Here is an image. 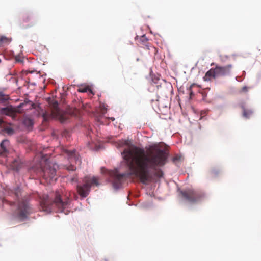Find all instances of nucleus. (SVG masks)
Listing matches in <instances>:
<instances>
[{"mask_svg": "<svg viewBox=\"0 0 261 261\" xmlns=\"http://www.w3.org/2000/svg\"><path fill=\"white\" fill-rule=\"evenodd\" d=\"M83 181V184L82 185L77 186V190L79 194L84 198L88 195L92 186H98L99 185L98 178L94 176L92 177L86 176Z\"/></svg>", "mask_w": 261, "mask_h": 261, "instance_id": "obj_5", "label": "nucleus"}, {"mask_svg": "<svg viewBox=\"0 0 261 261\" xmlns=\"http://www.w3.org/2000/svg\"><path fill=\"white\" fill-rule=\"evenodd\" d=\"M180 194L184 199L191 203L199 202L204 197L203 192L192 189L182 191Z\"/></svg>", "mask_w": 261, "mask_h": 261, "instance_id": "obj_6", "label": "nucleus"}, {"mask_svg": "<svg viewBox=\"0 0 261 261\" xmlns=\"http://www.w3.org/2000/svg\"><path fill=\"white\" fill-rule=\"evenodd\" d=\"M253 114V111L251 110H247L243 108V115L246 118H249L250 116Z\"/></svg>", "mask_w": 261, "mask_h": 261, "instance_id": "obj_17", "label": "nucleus"}, {"mask_svg": "<svg viewBox=\"0 0 261 261\" xmlns=\"http://www.w3.org/2000/svg\"><path fill=\"white\" fill-rule=\"evenodd\" d=\"M2 202L3 204H8L9 205H11L12 203V202H10L8 200L6 199H3L2 200Z\"/></svg>", "mask_w": 261, "mask_h": 261, "instance_id": "obj_23", "label": "nucleus"}, {"mask_svg": "<svg viewBox=\"0 0 261 261\" xmlns=\"http://www.w3.org/2000/svg\"><path fill=\"white\" fill-rule=\"evenodd\" d=\"M34 105V103H33L31 101H25V102L22 103L19 105V108H23L24 107H26L25 109H31L33 106Z\"/></svg>", "mask_w": 261, "mask_h": 261, "instance_id": "obj_15", "label": "nucleus"}, {"mask_svg": "<svg viewBox=\"0 0 261 261\" xmlns=\"http://www.w3.org/2000/svg\"><path fill=\"white\" fill-rule=\"evenodd\" d=\"M70 202L71 199L68 195L56 191L51 198L48 195H43L40 203L43 211L51 212L53 210H57L58 212L67 214L69 212Z\"/></svg>", "mask_w": 261, "mask_h": 261, "instance_id": "obj_2", "label": "nucleus"}, {"mask_svg": "<svg viewBox=\"0 0 261 261\" xmlns=\"http://www.w3.org/2000/svg\"><path fill=\"white\" fill-rule=\"evenodd\" d=\"M251 88L250 87L247 86H243L241 89L239 90V93H246L248 92L249 90Z\"/></svg>", "mask_w": 261, "mask_h": 261, "instance_id": "obj_19", "label": "nucleus"}, {"mask_svg": "<svg viewBox=\"0 0 261 261\" xmlns=\"http://www.w3.org/2000/svg\"><path fill=\"white\" fill-rule=\"evenodd\" d=\"M146 47H147L148 49H149V46L148 45H146Z\"/></svg>", "mask_w": 261, "mask_h": 261, "instance_id": "obj_28", "label": "nucleus"}, {"mask_svg": "<svg viewBox=\"0 0 261 261\" xmlns=\"http://www.w3.org/2000/svg\"><path fill=\"white\" fill-rule=\"evenodd\" d=\"M75 152V150L67 151V153L70 158H72V156L74 154Z\"/></svg>", "mask_w": 261, "mask_h": 261, "instance_id": "obj_22", "label": "nucleus"}, {"mask_svg": "<svg viewBox=\"0 0 261 261\" xmlns=\"http://www.w3.org/2000/svg\"><path fill=\"white\" fill-rule=\"evenodd\" d=\"M68 170H72V171H73V170H75V168H74V167H73V166H72L71 167H69V168H68Z\"/></svg>", "mask_w": 261, "mask_h": 261, "instance_id": "obj_25", "label": "nucleus"}, {"mask_svg": "<svg viewBox=\"0 0 261 261\" xmlns=\"http://www.w3.org/2000/svg\"><path fill=\"white\" fill-rule=\"evenodd\" d=\"M31 208L27 201H21L18 206V209L15 213V216L20 221L24 220L30 214Z\"/></svg>", "mask_w": 261, "mask_h": 261, "instance_id": "obj_7", "label": "nucleus"}, {"mask_svg": "<svg viewBox=\"0 0 261 261\" xmlns=\"http://www.w3.org/2000/svg\"><path fill=\"white\" fill-rule=\"evenodd\" d=\"M216 76L215 68H211L206 73L205 75L203 77V80L205 81H210L212 78H215Z\"/></svg>", "mask_w": 261, "mask_h": 261, "instance_id": "obj_12", "label": "nucleus"}, {"mask_svg": "<svg viewBox=\"0 0 261 261\" xmlns=\"http://www.w3.org/2000/svg\"><path fill=\"white\" fill-rule=\"evenodd\" d=\"M77 91L81 93H85L87 92H89L92 94H94L92 89L88 86H81L79 87L77 89Z\"/></svg>", "mask_w": 261, "mask_h": 261, "instance_id": "obj_14", "label": "nucleus"}, {"mask_svg": "<svg viewBox=\"0 0 261 261\" xmlns=\"http://www.w3.org/2000/svg\"><path fill=\"white\" fill-rule=\"evenodd\" d=\"M23 166V164L21 162V160L18 158L14 160L10 164L11 168L15 171H19Z\"/></svg>", "mask_w": 261, "mask_h": 261, "instance_id": "obj_11", "label": "nucleus"}, {"mask_svg": "<svg viewBox=\"0 0 261 261\" xmlns=\"http://www.w3.org/2000/svg\"><path fill=\"white\" fill-rule=\"evenodd\" d=\"M23 123L28 127H32L34 124L33 120L29 117L25 116L23 119Z\"/></svg>", "mask_w": 261, "mask_h": 261, "instance_id": "obj_13", "label": "nucleus"}, {"mask_svg": "<svg viewBox=\"0 0 261 261\" xmlns=\"http://www.w3.org/2000/svg\"><path fill=\"white\" fill-rule=\"evenodd\" d=\"M232 66L228 65L225 66H217L215 68V74L217 76H225L229 74Z\"/></svg>", "mask_w": 261, "mask_h": 261, "instance_id": "obj_8", "label": "nucleus"}, {"mask_svg": "<svg viewBox=\"0 0 261 261\" xmlns=\"http://www.w3.org/2000/svg\"><path fill=\"white\" fill-rule=\"evenodd\" d=\"M9 99L8 95H5L3 92H0V102L7 101Z\"/></svg>", "mask_w": 261, "mask_h": 261, "instance_id": "obj_18", "label": "nucleus"}, {"mask_svg": "<svg viewBox=\"0 0 261 261\" xmlns=\"http://www.w3.org/2000/svg\"><path fill=\"white\" fill-rule=\"evenodd\" d=\"M16 60L17 62H22V60L18 57H16Z\"/></svg>", "mask_w": 261, "mask_h": 261, "instance_id": "obj_24", "label": "nucleus"}, {"mask_svg": "<svg viewBox=\"0 0 261 261\" xmlns=\"http://www.w3.org/2000/svg\"><path fill=\"white\" fill-rule=\"evenodd\" d=\"M31 17L28 15H25L23 16V21L25 22H29L30 21Z\"/></svg>", "mask_w": 261, "mask_h": 261, "instance_id": "obj_21", "label": "nucleus"}, {"mask_svg": "<svg viewBox=\"0 0 261 261\" xmlns=\"http://www.w3.org/2000/svg\"><path fill=\"white\" fill-rule=\"evenodd\" d=\"M20 193V190L19 188H17L15 190L14 192V196L16 198H18L19 197V195Z\"/></svg>", "mask_w": 261, "mask_h": 261, "instance_id": "obj_20", "label": "nucleus"}, {"mask_svg": "<svg viewBox=\"0 0 261 261\" xmlns=\"http://www.w3.org/2000/svg\"><path fill=\"white\" fill-rule=\"evenodd\" d=\"M10 143L8 140H4L0 144V156H6L8 152Z\"/></svg>", "mask_w": 261, "mask_h": 261, "instance_id": "obj_10", "label": "nucleus"}, {"mask_svg": "<svg viewBox=\"0 0 261 261\" xmlns=\"http://www.w3.org/2000/svg\"><path fill=\"white\" fill-rule=\"evenodd\" d=\"M11 38L6 36H1L0 37V43L2 44H8L11 41Z\"/></svg>", "mask_w": 261, "mask_h": 261, "instance_id": "obj_16", "label": "nucleus"}, {"mask_svg": "<svg viewBox=\"0 0 261 261\" xmlns=\"http://www.w3.org/2000/svg\"><path fill=\"white\" fill-rule=\"evenodd\" d=\"M1 111L2 114L9 116L13 119H15L16 117L17 113L19 112L18 109L13 108L12 106L2 108Z\"/></svg>", "mask_w": 261, "mask_h": 261, "instance_id": "obj_9", "label": "nucleus"}, {"mask_svg": "<svg viewBox=\"0 0 261 261\" xmlns=\"http://www.w3.org/2000/svg\"><path fill=\"white\" fill-rule=\"evenodd\" d=\"M48 103L50 108L48 111L43 113V121H47L50 118H58L61 122H65L67 118L59 109L58 102L55 100L49 99Z\"/></svg>", "mask_w": 261, "mask_h": 261, "instance_id": "obj_3", "label": "nucleus"}, {"mask_svg": "<svg viewBox=\"0 0 261 261\" xmlns=\"http://www.w3.org/2000/svg\"><path fill=\"white\" fill-rule=\"evenodd\" d=\"M2 122H3V121H2V120H0V123H1V124H2Z\"/></svg>", "mask_w": 261, "mask_h": 261, "instance_id": "obj_29", "label": "nucleus"}, {"mask_svg": "<svg viewBox=\"0 0 261 261\" xmlns=\"http://www.w3.org/2000/svg\"><path fill=\"white\" fill-rule=\"evenodd\" d=\"M7 132H8V133H10V132H13V129H12V128H8V129H7Z\"/></svg>", "mask_w": 261, "mask_h": 261, "instance_id": "obj_27", "label": "nucleus"}, {"mask_svg": "<svg viewBox=\"0 0 261 261\" xmlns=\"http://www.w3.org/2000/svg\"><path fill=\"white\" fill-rule=\"evenodd\" d=\"M192 94H193V92L191 91V92H190V95H192Z\"/></svg>", "mask_w": 261, "mask_h": 261, "instance_id": "obj_30", "label": "nucleus"}, {"mask_svg": "<svg viewBox=\"0 0 261 261\" xmlns=\"http://www.w3.org/2000/svg\"><path fill=\"white\" fill-rule=\"evenodd\" d=\"M179 159L178 156H175L173 158V161H175L178 160Z\"/></svg>", "mask_w": 261, "mask_h": 261, "instance_id": "obj_26", "label": "nucleus"}, {"mask_svg": "<svg viewBox=\"0 0 261 261\" xmlns=\"http://www.w3.org/2000/svg\"><path fill=\"white\" fill-rule=\"evenodd\" d=\"M56 164H52L45 161L44 165L41 166L40 169L38 171V173L42 176L47 183L51 184L54 182L57 179L56 177Z\"/></svg>", "mask_w": 261, "mask_h": 261, "instance_id": "obj_4", "label": "nucleus"}, {"mask_svg": "<svg viewBox=\"0 0 261 261\" xmlns=\"http://www.w3.org/2000/svg\"><path fill=\"white\" fill-rule=\"evenodd\" d=\"M122 154L129 171L120 174L116 171L113 181L115 187H119L124 180L132 175L145 185L163 177L164 173L160 168L166 163L168 154L160 148L159 144L150 146L146 151L137 146L128 147Z\"/></svg>", "mask_w": 261, "mask_h": 261, "instance_id": "obj_1", "label": "nucleus"}]
</instances>
